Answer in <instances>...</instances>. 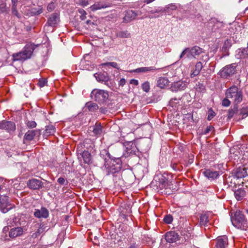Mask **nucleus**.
I'll use <instances>...</instances> for the list:
<instances>
[{
    "mask_svg": "<svg viewBox=\"0 0 248 248\" xmlns=\"http://www.w3.org/2000/svg\"><path fill=\"white\" fill-rule=\"evenodd\" d=\"M93 133L97 136L100 135L103 133V128L100 124H96L93 128Z\"/></svg>",
    "mask_w": 248,
    "mask_h": 248,
    "instance_id": "nucleus-32",
    "label": "nucleus"
},
{
    "mask_svg": "<svg viewBox=\"0 0 248 248\" xmlns=\"http://www.w3.org/2000/svg\"><path fill=\"white\" fill-rule=\"evenodd\" d=\"M169 81L166 77H160L157 81L156 86L161 89L167 87L169 85Z\"/></svg>",
    "mask_w": 248,
    "mask_h": 248,
    "instance_id": "nucleus-23",
    "label": "nucleus"
},
{
    "mask_svg": "<svg viewBox=\"0 0 248 248\" xmlns=\"http://www.w3.org/2000/svg\"><path fill=\"white\" fill-rule=\"evenodd\" d=\"M43 12V10L42 8H39V9L35 12V14L36 15H39Z\"/></svg>",
    "mask_w": 248,
    "mask_h": 248,
    "instance_id": "nucleus-62",
    "label": "nucleus"
},
{
    "mask_svg": "<svg viewBox=\"0 0 248 248\" xmlns=\"http://www.w3.org/2000/svg\"><path fill=\"white\" fill-rule=\"evenodd\" d=\"M78 4L81 6L85 7L88 5L89 3L88 0H79Z\"/></svg>",
    "mask_w": 248,
    "mask_h": 248,
    "instance_id": "nucleus-47",
    "label": "nucleus"
},
{
    "mask_svg": "<svg viewBox=\"0 0 248 248\" xmlns=\"http://www.w3.org/2000/svg\"><path fill=\"white\" fill-rule=\"evenodd\" d=\"M236 66L235 63L226 65L220 71V76L223 78H228L232 76L236 72Z\"/></svg>",
    "mask_w": 248,
    "mask_h": 248,
    "instance_id": "nucleus-8",
    "label": "nucleus"
},
{
    "mask_svg": "<svg viewBox=\"0 0 248 248\" xmlns=\"http://www.w3.org/2000/svg\"><path fill=\"white\" fill-rule=\"evenodd\" d=\"M23 229L20 227L12 228L9 232V236L11 238H15L20 236L23 234Z\"/></svg>",
    "mask_w": 248,
    "mask_h": 248,
    "instance_id": "nucleus-15",
    "label": "nucleus"
},
{
    "mask_svg": "<svg viewBox=\"0 0 248 248\" xmlns=\"http://www.w3.org/2000/svg\"><path fill=\"white\" fill-rule=\"evenodd\" d=\"M12 208V205L8 202L7 196H1L0 197V210L3 213H7Z\"/></svg>",
    "mask_w": 248,
    "mask_h": 248,
    "instance_id": "nucleus-9",
    "label": "nucleus"
},
{
    "mask_svg": "<svg viewBox=\"0 0 248 248\" xmlns=\"http://www.w3.org/2000/svg\"><path fill=\"white\" fill-rule=\"evenodd\" d=\"M126 146L127 151L129 154H135L137 150H138L136 146L135 142L133 141L129 142Z\"/></svg>",
    "mask_w": 248,
    "mask_h": 248,
    "instance_id": "nucleus-27",
    "label": "nucleus"
},
{
    "mask_svg": "<svg viewBox=\"0 0 248 248\" xmlns=\"http://www.w3.org/2000/svg\"><path fill=\"white\" fill-rule=\"evenodd\" d=\"M102 65L107 66H111V67L115 68L117 69H119L118 64L115 62H108L102 64Z\"/></svg>",
    "mask_w": 248,
    "mask_h": 248,
    "instance_id": "nucleus-41",
    "label": "nucleus"
},
{
    "mask_svg": "<svg viewBox=\"0 0 248 248\" xmlns=\"http://www.w3.org/2000/svg\"><path fill=\"white\" fill-rule=\"evenodd\" d=\"M161 11H162L161 10H152L149 11L148 12V13L149 14H158Z\"/></svg>",
    "mask_w": 248,
    "mask_h": 248,
    "instance_id": "nucleus-59",
    "label": "nucleus"
},
{
    "mask_svg": "<svg viewBox=\"0 0 248 248\" xmlns=\"http://www.w3.org/2000/svg\"><path fill=\"white\" fill-rule=\"evenodd\" d=\"M141 88L143 91L148 93L150 89V83L146 81L143 83L141 85Z\"/></svg>",
    "mask_w": 248,
    "mask_h": 248,
    "instance_id": "nucleus-38",
    "label": "nucleus"
},
{
    "mask_svg": "<svg viewBox=\"0 0 248 248\" xmlns=\"http://www.w3.org/2000/svg\"><path fill=\"white\" fill-rule=\"evenodd\" d=\"M181 98H173L170 100L169 105L170 107L176 108L180 104Z\"/></svg>",
    "mask_w": 248,
    "mask_h": 248,
    "instance_id": "nucleus-33",
    "label": "nucleus"
},
{
    "mask_svg": "<svg viewBox=\"0 0 248 248\" xmlns=\"http://www.w3.org/2000/svg\"><path fill=\"white\" fill-rule=\"evenodd\" d=\"M195 89L197 91L202 92L205 90V87L202 84L198 83L196 85Z\"/></svg>",
    "mask_w": 248,
    "mask_h": 248,
    "instance_id": "nucleus-44",
    "label": "nucleus"
},
{
    "mask_svg": "<svg viewBox=\"0 0 248 248\" xmlns=\"http://www.w3.org/2000/svg\"><path fill=\"white\" fill-rule=\"evenodd\" d=\"M94 76L96 80L100 82H107L109 80V77L107 74L102 73H95Z\"/></svg>",
    "mask_w": 248,
    "mask_h": 248,
    "instance_id": "nucleus-28",
    "label": "nucleus"
},
{
    "mask_svg": "<svg viewBox=\"0 0 248 248\" xmlns=\"http://www.w3.org/2000/svg\"><path fill=\"white\" fill-rule=\"evenodd\" d=\"M44 231V225L43 224H40L39 226V227L38 228L37 231H36L38 233L40 234L43 232Z\"/></svg>",
    "mask_w": 248,
    "mask_h": 248,
    "instance_id": "nucleus-56",
    "label": "nucleus"
},
{
    "mask_svg": "<svg viewBox=\"0 0 248 248\" xmlns=\"http://www.w3.org/2000/svg\"><path fill=\"white\" fill-rule=\"evenodd\" d=\"M138 16L137 14L132 10H128L125 12L124 16L123 17V22L128 23L134 20Z\"/></svg>",
    "mask_w": 248,
    "mask_h": 248,
    "instance_id": "nucleus-17",
    "label": "nucleus"
},
{
    "mask_svg": "<svg viewBox=\"0 0 248 248\" xmlns=\"http://www.w3.org/2000/svg\"><path fill=\"white\" fill-rule=\"evenodd\" d=\"M234 194L236 200L240 201L245 197L246 192L244 189L239 188L234 191Z\"/></svg>",
    "mask_w": 248,
    "mask_h": 248,
    "instance_id": "nucleus-29",
    "label": "nucleus"
},
{
    "mask_svg": "<svg viewBox=\"0 0 248 248\" xmlns=\"http://www.w3.org/2000/svg\"><path fill=\"white\" fill-rule=\"evenodd\" d=\"M225 95L235 105L240 103L243 99L242 92L236 86H232L228 88L226 91Z\"/></svg>",
    "mask_w": 248,
    "mask_h": 248,
    "instance_id": "nucleus-2",
    "label": "nucleus"
},
{
    "mask_svg": "<svg viewBox=\"0 0 248 248\" xmlns=\"http://www.w3.org/2000/svg\"><path fill=\"white\" fill-rule=\"evenodd\" d=\"M247 174V171L244 168H239L235 172V176L237 179L245 177Z\"/></svg>",
    "mask_w": 248,
    "mask_h": 248,
    "instance_id": "nucleus-26",
    "label": "nucleus"
},
{
    "mask_svg": "<svg viewBox=\"0 0 248 248\" xmlns=\"http://www.w3.org/2000/svg\"><path fill=\"white\" fill-rule=\"evenodd\" d=\"M35 46L33 44L26 45L22 51L13 54V60L24 61L31 58Z\"/></svg>",
    "mask_w": 248,
    "mask_h": 248,
    "instance_id": "nucleus-1",
    "label": "nucleus"
},
{
    "mask_svg": "<svg viewBox=\"0 0 248 248\" xmlns=\"http://www.w3.org/2000/svg\"><path fill=\"white\" fill-rule=\"evenodd\" d=\"M40 234L39 233H37V232H35L33 233L32 235V237H33V238H37V237H38V236Z\"/></svg>",
    "mask_w": 248,
    "mask_h": 248,
    "instance_id": "nucleus-63",
    "label": "nucleus"
},
{
    "mask_svg": "<svg viewBox=\"0 0 248 248\" xmlns=\"http://www.w3.org/2000/svg\"><path fill=\"white\" fill-rule=\"evenodd\" d=\"M2 1H0V3H1ZM0 5H3L2 6L0 7V13H3L6 12L7 11L6 8L5 7V3H0Z\"/></svg>",
    "mask_w": 248,
    "mask_h": 248,
    "instance_id": "nucleus-53",
    "label": "nucleus"
},
{
    "mask_svg": "<svg viewBox=\"0 0 248 248\" xmlns=\"http://www.w3.org/2000/svg\"><path fill=\"white\" fill-rule=\"evenodd\" d=\"M26 124L29 128H33L36 127L37 124L34 121H27L26 122Z\"/></svg>",
    "mask_w": 248,
    "mask_h": 248,
    "instance_id": "nucleus-39",
    "label": "nucleus"
},
{
    "mask_svg": "<svg viewBox=\"0 0 248 248\" xmlns=\"http://www.w3.org/2000/svg\"><path fill=\"white\" fill-rule=\"evenodd\" d=\"M56 132L55 126L52 124H49L46 126L45 134L47 136L53 135Z\"/></svg>",
    "mask_w": 248,
    "mask_h": 248,
    "instance_id": "nucleus-31",
    "label": "nucleus"
},
{
    "mask_svg": "<svg viewBox=\"0 0 248 248\" xmlns=\"http://www.w3.org/2000/svg\"><path fill=\"white\" fill-rule=\"evenodd\" d=\"M214 127L212 125H209L207 127L206 129L203 132V134L206 135L209 133L210 131L213 130Z\"/></svg>",
    "mask_w": 248,
    "mask_h": 248,
    "instance_id": "nucleus-51",
    "label": "nucleus"
},
{
    "mask_svg": "<svg viewBox=\"0 0 248 248\" xmlns=\"http://www.w3.org/2000/svg\"><path fill=\"white\" fill-rule=\"evenodd\" d=\"M203 173L206 177L211 180L217 179L219 176L218 171H213L210 169L205 170Z\"/></svg>",
    "mask_w": 248,
    "mask_h": 248,
    "instance_id": "nucleus-19",
    "label": "nucleus"
},
{
    "mask_svg": "<svg viewBox=\"0 0 248 248\" xmlns=\"http://www.w3.org/2000/svg\"><path fill=\"white\" fill-rule=\"evenodd\" d=\"M237 106V105H234L233 108L229 109L228 114V118L229 119L232 118L234 114L237 112L238 109Z\"/></svg>",
    "mask_w": 248,
    "mask_h": 248,
    "instance_id": "nucleus-37",
    "label": "nucleus"
},
{
    "mask_svg": "<svg viewBox=\"0 0 248 248\" xmlns=\"http://www.w3.org/2000/svg\"><path fill=\"white\" fill-rule=\"evenodd\" d=\"M80 155L85 164H90L92 163L91 155L89 151H84Z\"/></svg>",
    "mask_w": 248,
    "mask_h": 248,
    "instance_id": "nucleus-25",
    "label": "nucleus"
},
{
    "mask_svg": "<svg viewBox=\"0 0 248 248\" xmlns=\"http://www.w3.org/2000/svg\"><path fill=\"white\" fill-rule=\"evenodd\" d=\"M231 221L233 225L238 229H244L246 224L244 215L239 210L236 211L234 216L231 217Z\"/></svg>",
    "mask_w": 248,
    "mask_h": 248,
    "instance_id": "nucleus-5",
    "label": "nucleus"
},
{
    "mask_svg": "<svg viewBox=\"0 0 248 248\" xmlns=\"http://www.w3.org/2000/svg\"><path fill=\"white\" fill-rule=\"evenodd\" d=\"M208 222V216L206 214H202L200 217V225H205Z\"/></svg>",
    "mask_w": 248,
    "mask_h": 248,
    "instance_id": "nucleus-34",
    "label": "nucleus"
},
{
    "mask_svg": "<svg viewBox=\"0 0 248 248\" xmlns=\"http://www.w3.org/2000/svg\"><path fill=\"white\" fill-rule=\"evenodd\" d=\"M240 51L242 53V55L243 57H248V48H247V47L244 48L242 49V50H240Z\"/></svg>",
    "mask_w": 248,
    "mask_h": 248,
    "instance_id": "nucleus-50",
    "label": "nucleus"
},
{
    "mask_svg": "<svg viewBox=\"0 0 248 248\" xmlns=\"http://www.w3.org/2000/svg\"><path fill=\"white\" fill-rule=\"evenodd\" d=\"M121 169V164L116 163L115 161L106 160L104 164V170L107 175L114 174L119 171Z\"/></svg>",
    "mask_w": 248,
    "mask_h": 248,
    "instance_id": "nucleus-6",
    "label": "nucleus"
},
{
    "mask_svg": "<svg viewBox=\"0 0 248 248\" xmlns=\"http://www.w3.org/2000/svg\"><path fill=\"white\" fill-rule=\"evenodd\" d=\"M125 79L124 78H121L119 82V84L120 86H123L125 84Z\"/></svg>",
    "mask_w": 248,
    "mask_h": 248,
    "instance_id": "nucleus-60",
    "label": "nucleus"
},
{
    "mask_svg": "<svg viewBox=\"0 0 248 248\" xmlns=\"http://www.w3.org/2000/svg\"><path fill=\"white\" fill-rule=\"evenodd\" d=\"M155 67V66H151V67H142L137 68L133 71V72L135 73H146L151 71H155L157 70Z\"/></svg>",
    "mask_w": 248,
    "mask_h": 248,
    "instance_id": "nucleus-24",
    "label": "nucleus"
},
{
    "mask_svg": "<svg viewBox=\"0 0 248 248\" xmlns=\"http://www.w3.org/2000/svg\"><path fill=\"white\" fill-rule=\"evenodd\" d=\"M85 107L88 109L89 111L91 112H95L99 108L97 104L92 102H88L86 103Z\"/></svg>",
    "mask_w": 248,
    "mask_h": 248,
    "instance_id": "nucleus-30",
    "label": "nucleus"
},
{
    "mask_svg": "<svg viewBox=\"0 0 248 248\" xmlns=\"http://www.w3.org/2000/svg\"><path fill=\"white\" fill-rule=\"evenodd\" d=\"M18 0H12V6H16Z\"/></svg>",
    "mask_w": 248,
    "mask_h": 248,
    "instance_id": "nucleus-64",
    "label": "nucleus"
},
{
    "mask_svg": "<svg viewBox=\"0 0 248 248\" xmlns=\"http://www.w3.org/2000/svg\"><path fill=\"white\" fill-rule=\"evenodd\" d=\"M37 132L39 133V130L36 129V130H29L25 133V134L24 135V140L25 141H30L31 140H32L34 139L35 135H36V133H37Z\"/></svg>",
    "mask_w": 248,
    "mask_h": 248,
    "instance_id": "nucleus-22",
    "label": "nucleus"
},
{
    "mask_svg": "<svg viewBox=\"0 0 248 248\" xmlns=\"http://www.w3.org/2000/svg\"><path fill=\"white\" fill-rule=\"evenodd\" d=\"M228 245V238L223 236L218 237L217 239L216 248H225Z\"/></svg>",
    "mask_w": 248,
    "mask_h": 248,
    "instance_id": "nucleus-20",
    "label": "nucleus"
},
{
    "mask_svg": "<svg viewBox=\"0 0 248 248\" xmlns=\"http://www.w3.org/2000/svg\"><path fill=\"white\" fill-rule=\"evenodd\" d=\"M179 235L174 231L167 232L165 234V239L167 242L171 243L175 242L178 240Z\"/></svg>",
    "mask_w": 248,
    "mask_h": 248,
    "instance_id": "nucleus-16",
    "label": "nucleus"
},
{
    "mask_svg": "<svg viewBox=\"0 0 248 248\" xmlns=\"http://www.w3.org/2000/svg\"><path fill=\"white\" fill-rule=\"evenodd\" d=\"M110 6V4L109 3H106L104 2L98 1L95 2L93 5L91 6L89 9L91 11L95 12L97 10L104 9Z\"/></svg>",
    "mask_w": 248,
    "mask_h": 248,
    "instance_id": "nucleus-14",
    "label": "nucleus"
},
{
    "mask_svg": "<svg viewBox=\"0 0 248 248\" xmlns=\"http://www.w3.org/2000/svg\"><path fill=\"white\" fill-rule=\"evenodd\" d=\"M203 67L202 64L201 62H197L194 67L191 70L190 77L193 78L198 76Z\"/></svg>",
    "mask_w": 248,
    "mask_h": 248,
    "instance_id": "nucleus-18",
    "label": "nucleus"
},
{
    "mask_svg": "<svg viewBox=\"0 0 248 248\" xmlns=\"http://www.w3.org/2000/svg\"><path fill=\"white\" fill-rule=\"evenodd\" d=\"M43 186V182L35 178L30 179L27 182L28 187L31 189L38 190L41 188Z\"/></svg>",
    "mask_w": 248,
    "mask_h": 248,
    "instance_id": "nucleus-11",
    "label": "nucleus"
},
{
    "mask_svg": "<svg viewBox=\"0 0 248 248\" xmlns=\"http://www.w3.org/2000/svg\"><path fill=\"white\" fill-rule=\"evenodd\" d=\"M171 167L173 170L176 171L179 170H180V168L178 166V164L175 163H171Z\"/></svg>",
    "mask_w": 248,
    "mask_h": 248,
    "instance_id": "nucleus-55",
    "label": "nucleus"
},
{
    "mask_svg": "<svg viewBox=\"0 0 248 248\" xmlns=\"http://www.w3.org/2000/svg\"><path fill=\"white\" fill-rule=\"evenodd\" d=\"M203 49L198 46H195L191 47L185 48L179 56L180 59L186 58L188 59H196L200 55L204 53Z\"/></svg>",
    "mask_w": 248,
    "mask_h": 248,
    "instance_id": "nucleus-3",
    "label": "nucleus"
},
{
    "mask_svg": "<svg viewBox=\"0 0 248 248\" xmlns=\"http://www.w3.org/2000/svg\"><path fill=\"white\" fill-rule=\"evenodd\" d=\"M78 11L80 14V19L82 20H84L86 18L87 13L86 11L82 9H78Z\"/></svg>",
    "mask_w": 248,
    "mask_h": 248,
    "instance_id": "nucleus-40",
    "label": "nucleus"
},
{
    "mask_svg": "<svg viewBox=\"0 0 248 248\" xmlns=\"http://www.w3.org/2000/svg\"><path fill=\"white\" fill-rule=\"evenodd\" d=\"M172 220V217L170 215L166 216L164 218V221L167 224L171 223Z\"/></svg>",
    "mask_w": 248,
    "mask_h": 248,
    "instance_id": "nucleus-46",
    "label": "nucleus"
},
{
    "mask_svg": "<svg viewBox=\"0 0 248 248\" xmlns=\"http://www.w3.org/2000/svg\"><path fill=\"white\" fill-rule=\"evenodd\" d=\"M55 8V4L54 2H51L49 3L47 6V10L48 12L53 11Z\"/></svg>",
    "mask_w": 248,
    "mask_h": 248,
    "instance_id": "nucleus-48",
    "label": "nucleus"
},
{
    "mask_svg": "<svg viewBox=\"0 0 248 248\" xmlns=\"http://www.w3.org/2000/svg\"><path fill=\"white\" fill-rule=\"evenodd\" d=\"M188 82L186 81H179L172 84L170 87L173 92L184 90L187 86Z\"/></svg>",
    "mask_w": 248,
    "mask_h": 248,
    "instance_id": "nucleus-12",
    "label": "nucleus"
},
{
    "mask_svg": "<svg viewBox=\"0 0 248 248\" xmlns=\"http://www.w3.org/2000/svg\"><path fill=\"white\" fill-rule=\"evenodd\" d=\"M232 101L231 100H230V98H227L226 96V98H224L223 100H222V105L224 107H228L230 106V105L231 104V102Z\"/></svg>",
    "mask_w": 248,
    "mask_h": 248,
    "instance_id": "nucleus-43",
    "label": "nucleus"
},
{
    "mask_svg": "<svg viewBox=\"0 0 248 248\" xmlns=\"http://www.w3.org/2000/svg\"><path fill=\"white\" fill-rule=\"evenodd\" d=\"M116 36L120 38H127L130 37V33L127 31H120L117 33Z\"/></svg>",
    "mask_w": 248,
    "mask_h": 248,
    "instance_id": "nucleus-35",
    "label": "nucleus"
},
{
    "mask_svg": "<svg viewBox=\"0 0 248 248\" xmlns=\"http://www.w3.org/2000/svg\"><path fill=\"white\" fill-rule=\"evenodd\" d=\"M46 83L47 81L46 79H42L39 80L38 85L40 87H43L46 85Z\"/></svg>",
    "mask_w": 248,
    "mask_h": 248,
    "instance_id": "nucleus-52",
    "label": "nucleus"
},
{
    "mask_svg": "<svg viewBox=\"0 0 248 248\" xmlns=\"http://www.w3.org/2000/svg\"><path fill=\"white\" fill-rule=\"evenodd\" d=\"M231 46V41L230 40H225L222 48V51L224 52H227L228 51V49L230 48Z\"/></svg>",
    "mask_w": 248,
    "mask_h": 248,
    "instance_id": "nucleus-36",
    "label": "nucleus"
},
{
    "mask_svg": "<svg viewBox=\"0 0 248 248\" xmlns=\"http://www.w3.org/2000/svg\"><path fill=\"white\" fill-rule=\"evenodd\" d=\"M172 175L170 174L164 173L160 179L161 186L165 189L166 193L168 194H170V189L172 187V181L170 179Z\"/></svg>",
    "mask_w": 248,
    "mask_h": 248,
    "instance_id": "nucleus-7",
    "label": "nucleus"
},
{
    "mask_svg": "<svg viewBox=\"0 0 248 248\" xmlns=\"http://www.w3.org/2000/svg\"><path fill=\"white\" fill-rule=\"evenodd\" d=\"M34 216L35 217L38 218H46L49 216V212L46 208L42 207L40 209H35Z\"/></svg>",
    "mask_w": 248,
    "mask_h": 248,
    "instance_id": "nucleus-13",
    "label": "nucleus"
},
{
    "mask_svg": "<svg viewBox=\"0 0 248 248\" xmlns=\"http://www.w3.org/2000/svg\"><path fill=\"white\" fill-rule=\"evenodd\" d=\"M57 181L60 185H66L68 184V182L66 180H65V179L63 178V177H60L59 178H58Z\"/></svg>",
    "mask_w": 248,
    "mask_h": 248,
    "instance_id": "nucleus-49",
    "label": "nucleus"
},
{
    "mask_svg": "<svg viewBox=\"0 0 248 248\" xmlns=\"http://www.w3.org/2000/svg\"><path fill=\"white\" fill-rule=\"evenodd\" d=\"M160 16V15H155L154 16L153 15H149L147 17H148L150 18H157L159 17Z\"/></svg>",
    "mask_w": 248,
    "mask_h": 248,
    "instance_id": "nucleus-61",
    "label": "nucleus"
},
{
    "mask_svg": "<svg viewBox=\"0 0 248 248\" xmlns=\"http://www.w3.org/2000/svg\"><path fill=\"white\" fill-rule=\"evenodd\" d=\"M12 13L13 15L16 16L18 18H20V15L16 10V6H12Z\"/></svg>",
    "mask_w": 248,
    "mask_h": 248,
    "instance_id": "nucleus-45",
    "label": "nucleus"
},
{
    "mask_svg": "<svg viewBox=\"0 0 248 248\" xmlns=\"http://www.w3.org/2000/svg\"><path fill=\"white\" fill-rule=\"evenodd\" d=\"M130 83L131 84H133V85H134L135 86H137L139 84V81L137 79H132L130 80Z\"/></svg>",
    "mask_w": 248,
    "mask_h": 248,
    "instance_id": "nucleus-58",
    "label": "nucleus"
},
{
    "mask_svg": "<svg viewBox=\"0 0 248 248\" xmlns=\"http://www.w3.org/2000/svg\"><path fill=\"white\" fill-rule=\"evenodd\" d=\"M168 9H170L171 10H175L177 9V6L174 4H170L168 5Z\"/></svg>",
    "mask_w": 248,
    "mask_h": 248,
    "instance_id": "nucleus-57",
    "label": "nucleus"
},
{
    "mask_svg": "<svg viewBox=\"0 0 248 248\" xmlns=\"http://www.w3.org/2000/svg\"><path fill=\"white\" fill-rule=\"evenodd\" d=\"M108 96V91L101 89H93L91 93V98L100 104L106 102Z\"/></svg>",
    "mask_w": 248,
    "mask_h": 248,
    "instance_id": "nucleus-4",
    "label": "nucleus"
},
{
    "mask_svg": "<svg viewBox=\"0 0 248 248\" xmlns=\"http://www.w3.org/2000/svg\"><path fill=\"white\" fill-rule=\"evenodd\" d=\"M216 115L215 112L212 108H210L208 110L207 119L209 121L211 120Z\"/></svg>",
    "mask_w": 248,
    "mask_h": 248,
    "instance_id": "nucleus-42",
    "label": "nucleus"
},
{
    "mask_svg": "<svg viewBox=\"0 0 248 248\" xmlns=\"http://www.w3.org/2000/svg\"><path fill=\"white\" fill-rule=\"evenodd\" d=\"M224 26L222 22L216 21L214 24V28L216 29L217 28L222 27Z\"/></svg>",
    "mask_w": 248,
    "mask_h": 248,
    "instance_id": "nucleus-54",
    "label": "nucleus"
},
{
    "mask_svg": "<svg viewBox=\"0 0 248 248\" xmlns=\"http://www.w3.org/2000/svg\"><path fill=\"white\" fill-rule=\"evenodd\" d=\"M16 124L14 122L3 120L0 122V129L4 130L10 133L16 130Z\"/></svg>",
    "mask_w": 248,
    "mask_h": 248,
    "instance_id": "nucleus-10",
    "label": "nucleus"
},
{
    "mask_svg": "<svg viewBox=\"0 0 248 248\" xmlns=\"http://www.w3.org/2000/svg\"><path fill=\"white\" fill-rule=\"evenodd\" d=\"M59 22V15L56 13H53L48 18L47 23L49 26L54 27Z\"/></svg>",
    "mask_w": 248,
    "mask_h": 248,
    "instance_id": "nucleus-21",
    "label": "nucleus"
}]
</instances>
